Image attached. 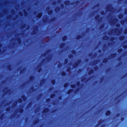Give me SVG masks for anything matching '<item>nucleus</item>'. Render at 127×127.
I'll return each mask as SVG.
<instances>
[{"label":"nucleus","instance_id":"nucleus-1","mask_svg":"<svg viewBox=\"0 0 127 127\" xmlns=\"http://www.w3.org/2000/svg\"><path fill=\"white\" fill-rule=\"evenodd\" d=\"M41 16V14H39V17H40Z\"/></svg>","mask_w":127,"mask_h":127}]
</instances>
